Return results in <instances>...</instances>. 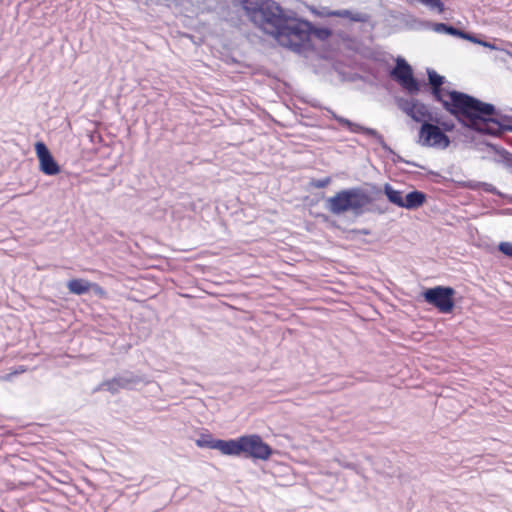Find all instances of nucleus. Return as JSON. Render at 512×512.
Instances as JSON below:
<instances>
[{
	"mask_svg": "<svg viewBox=\"0 0 512 512\" xmlns=\"http://www.w3.org/2000/svg\"><path fill=\"white\" fill-rule=\"evenodd\" d=\"M427 75L434 100L441 103L442 107L461 125L484 134L502 133L503 127L495 119L494 105L482 102L466 93L443 88L445 78L435 70L428 69Z\"/></svg>",
	"mask_w": 512,
	"mask_h": 512,
	"instance_id": "f257e3e1",
	"label": "nucleus"
},
{
	"mask_svg": "<svg viewBox=\"0 0 512 512\" xmlns=\"http://www.w3.org/2000/svg\"><path fill=\"white\" fill-rule=\"evenodd\" d=\"M241 4L250 21L283 47H299L300 38L307 35L308 24L303 19L287 15L274 0H241Z\"/></svg>",
	"mask_w": 512,
	"mask_h": 512,
	"instance_id": "f03ea898",
	"label": "nucleus"
},
{
	"mask_svg": "<svg viewBox=\"0 0 512 512\" xmlns=\"http://www.w3.org/2000/svg\"><path fill=\"white\" fill-rule=\"evenodd\" d=\"M373 202L372 197L362 188L343 189L326 200V207L334 215L351 211L355 215L363 214Z\"/></svg>",
	"mask_w": 512,
	"mask_h": 512,
	"instance_id": "7ed1b4c3",
	"label": "nucleus"
},
{
	"mask_svg": "<svg viewBox=\"0 0 512 512\" xmlns=\"http://www.w3.org/2000/svg\"><path fill=\"white\" fill-rule=\"evenodd\" d=\"M227 454L243 455L246 458L266 461L272 455V448L257 434L244 435L237 439L228 440Z\"/></svg>",
	"mask_w": 512,
	"mask_h": 512,
	"instance_id": "20e7f679",
	"label": "nucleus"
},
{
	"mask_svg": "<svg viewBox=\"0 0 512 512\" xmlns=\"http://www.w3.org/2000/svg\"><path fill=\"white\" fill-rule=\"evenodd\" d=\"M455 290L452 287L436 286L423 293L424 300L441 313H450L454 308Z\"/></svg>",
	"mask_w": 512,
	"mask_h": 512,
	"instance_id": "39448f33",
	"label": "nucleus"
},
{
	"mask_svg": "<svg viewBox=\"0 0 512 512\" xmlns=\"http://www.w3.org/2000/svg\"><path fill=\"white\" fill-rule=\"evenodd\" d=\"M419 143L426 147L446 149L450 144V140L439 126L425 122L419 130Z\"/></svg>",
	"mask_w": 512,
	"mask_h": 512,
	"instance_id": "423d86ee",
	"label": "nucleus"
},
{
	"mask_svg": "<svg viewBox=\"0 0 512 512\" xmlns=\"http://www.w3.org/2000/svg\"><path fill=\"white\" fill-rule=\"evenodd\" d=\"M391 76L408 92L412 94L419 92V84L413 76L412 68L404 59L397 60Z\"/></svg>",
	"mask_w": 512,
	"mask_h": 512,
	"instance_id": "0eeeda50",
	"label": "nucleus"
},
{
	"mask_svg": "<svg viewBox=\"0 0 512 512\" xmlns=\"http://www.w3.org/2000/svg\"><path fill=\"white\" fill-rule=\"evenodd\" d=\"M304 21L308 24L309 28L306 33L307 35L300 38V41L302 43L299 45V47L287 46V48H289L295 52H298V53H303V52L314 50V43H313L314 38H316L320 41H326L332 35V32L330 29L316 28L309 21H307V20H304Z\"/></svg>",
	"mask_w": 512,
	"mask_h": 512,
	"instance_id": "6e6552de",
	"label": "nucleus"
},
{
	"mask_svg": "<svg viewBox=\"0 0 512 512\" xmlns=\"http://www.w3.org/2000/svg\"><path fill=\"white\" fill-rule=\"evenodd\" d=\"M35 152L39 160L41 172L49 176L57 175L60 172L59 165L43 142H37L35 144Z\"/></svg>",
	"mask_w": 512,
	"mask_h": 512,
	"instance_id": "1a4fd4ad",
	"label": "nucleus"
},
{
	"mask_svg": "<svg viewBox=\"0 0 512 512\" xmlns=\"http://www.w3.org/2000/svg\"><path fill=\"white\" fill-rule=\"evenodd\" d=\"M403 110L416 122L425 123L432 119V114L428 107L419 101L407 102Z\"/></svg>",
	"mask_w": 512,
	"mask_h": 512,
	"instance_id": "9d476101",
	"label": "nucleus"
},
{
	"mask_svg": "<svg viewBox=\"0 0 512 512\" xmlns=\"http://www.w3.org/2000/svg\"><path fill=\"white\" fill-rule=\"evenodd\" d=\"M435 30L437 32H445L447 34H450V35H453V36H457V37H460V38H463V39H466V40H469L471 42H474V43H478V44H481L485 47H492L489 43L487 42H484V41H480V40H477L474 36L464 32V31H461L453 26H448L444 23H437L435 24Z\"/></svg>",
	"mask_w": 512,
	"mask_h": 512,
	"instance_id": "9b49d317",
	"label": "nucleus"
},
{
	"mask_svg": "<svg viewBox=\"0 0 512 512\" xmlns=\"http://www.w3.org/2000/svg\"><path fill=\"white\" fill-rule=\"evenodd\" d=\"M196 445L200 448H211V449H217L222 454H227V446H228V440H214L212 437L208 434L202 435L199 439L196 440Z\"/></svg>",
	"mask_w": 512,
	"mask_h": 512,
	"instance_id": "f8f14e48",
	"label": "nucleus"
},
{
	"mask_svg": "<svg viewBox=\"0 0 512 512\" xmlns=\"http://www.w3.org/2000/svg\"><path fill=\"white\" fill-rule=\"evenodd\" d=\"M332 118L336 120L340 126L346 128L352 133H363L367 135H372L375 133L373 129L363 127L362 125L354 123L342 116L335 114L334 112L332 113Z\"/></svg>",
	"mask_w": 512,
	"mask_h": 512,
	"instance_id": "ddd939ff",
	"label": "nucleus"
},
{
	"mask_svg": "<svg viewBox=\"0 0 512 512\" xmlns=\"http://www.w3.org/2000/svg\"><path fill=\"white\" fill-rule=\"evenodd\" d=\"M426 202V195L421 191H412L408 193L404 198L403 208L406 209H417Z\"/></svg>",
	"mask_w": 512,
	"mask_h": 512,
	"instance_id": "4468645a",
	"label": "nucleus"
},
{
	"mask_svg": "<svg viewBox=\"0 0 512 512\" xmlns=\"http://www.w3.org/2000/svg\"><path fill=\"white\" fill-rule=\"evenodd\" d=\"M91 286L92 282L81 278L72 279L67 283L69 292L75 295H82L89 292L91 290Z\"/></svg>",
	"mask_w": 512,
	"mask_h": 512,
	"instance_id": "2eb2a0df",
	"label": "nucleus"
},
{
	"mask_svg": "<svg viewBox=\"0 0 512 512\" xmlns=\"http://www.w3.org/2000/svg\"><path fill=\"white\" fill-rule=\"evenodd\" d=\"M384 193L387 196L388 200L394 205L403 208L404 198L403 193L401 191L395 190L391 185L385 184Z\"/></svg>",
	"mask_w": 512,
	"mask_h": 512,
	"instance_id": "dca6fc26",
	"label": "nucleus"
},
{
	"mask_svg": "<svg viewBox=\"0 0 512 512\" xmlns=\"http://www.w3.org/2000/svg\"><path fill=\"white\" fill-rule=\"evenodd\" d=\"M330 183H331V178L330 177H325V178H322V179H313L310 182V185L313 188L321 189V188L327 187Z\"/></svg>",
	"mask_w": 512,
	"mask_h": 512,
	"instance_id": "f3484780",
	"label": "nucleus"
},
{
	"mask_svg": "<svg viewBox=\"0 0 512 512\" xmlns=\"http://www.w3.org/2000/svg\"><path fill=\"white\" fill-rule=\"evenodd\" d=\"M419 1L431 8H436L439 11V13H442L444 11V5L440 0H419Z\"/></svg>",
	"mask_w": 512,
	"mask_h": 512,
	"instance_id": "a211bd4d",
	"label": "nucleus"
},
{
	"mask_svg": "<svg viewBox=\"0 0 512 512\" xmlns=\"http://www.w3.org/2000/svg\"><path fill=\"white\" fill-rule=\"evenodd\" d=\"M105 385L107 386L108 390L115 392L117 390V387H124V381L120 379H112L110 381H107Z\"/></svg>",
	"mask_w": 512,
	"mask_h": 512,
	"instance_id": "6ab92c4d",
	"label": "nucleus"
},
{
	"mask_svg": "<svg viewBox=\"0 0 512 512\" xmlns=\"http://www.w3.org/2000/svg\"><path fill=\"white\" fill-rule=\"evenodd\" d=\"M334 15L336 16H339V17H345V18H349L353 21H361L362 18L360 17V15H352V13L348 10H344V11H338V12H335L333 13Z\"/></svg>",
	"mask_w": 512,
	"mask_h": 512,
	"instance_id": "aec40b11",
	"label": "nucleus"
},
{
	"mask_svg": "<svg viewBox=\"0 0 512 512\" xmlns=\"http://www.w3.org/2000/svg\"><path fill=\"white\" fill-rule=\"evenodd\" d=\"M91 290L100 298L107 297V292L97 283H92Z\"/></svg>",
	"mask_w": 512,
	"mask_h": 512,
	"instance_id": "412c9836",
	"label": "nucleus"
},
{
	"mask_svg": "<svg viewBox=\"0 0 512 512\" xmlns=\"http://www.w3.org/2000/svg\"><path fill=\"white\" fill-rule=\"evenodd\" d=\"M499 250L507 256H512V244L503 242L499 245Z\"/></svg>",
	"mask_w": 512,
	"mask_h": 512,
	"instance_id": "4be33fe9",
	"label": "nucleus"
},
{
	"mask_svg": "<svg viewBox=\"0 0 512 512\" xmlns=\"http://www.w3.org/2000/svg\"><path fill=\"white\" fill-rule=\"evenodd\" d=\"M25 371H26V368H25L24 366H20V367L18 368V370H16V371L14 372V374H17V373H24Z\"/></svg>",
	"mask_w": 512,
	"mask_h": 512,
	"instance_id": "5701e85b",
	"label": "nucleus"
},
{
	"mask_svg": "<svg viewBox=\"0 0 512 512\" xmlns=\"http://www.w3.org/2000/svg\"><path fill=\"white\" fill-rule=\"evenodd\" d=\"M454 125L451 124V125H447V124H444V128L446 131H451L453 129Z\"/></svg>",
	"mask_w": 512,
	"mask_h": 512,
	"instance_id": "b1692460",
	"label": "nucleus"
}]
</instances>
